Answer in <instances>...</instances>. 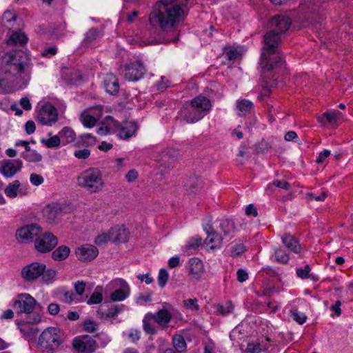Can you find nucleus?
Instances as JSON below:
<instances>
[{
	"mask_svg": "<svg viewBox=\"0 0 353 353\" xmlns=\"http://www.w3.org/2000/svg\"><path fill=\"white\" fill-rule=\"evenodd\" d=\"M70 252L71 250L68 246L61 245L52 251L51 257L55 261H62L68 258Z\"/></svg>",
	"mask_w": 353,
	"mask_h": 353,
	"instance_id": "nucleus-30",
	"label": "nucleus"
},
{
	"mask_svg": "<svg viewBox=\"0 0 353 353\" xmlns=\"http://www.w3.org/2000/svg\"><path fill=\"white\" fill-rule=\"evenodd\" d=\"M236 108L239 116H245L252 112L253 103L245 99H239L236 101Z\"/></svg>",
	"mask_w": 353,
	"mask_h": 353,
	"instance_id": "nucleus-31",
	"label": "nucleus"
},
{
	"mask_svg": "<svg viewBox=\"0 0 353 353\" xmlns=\"http://www.w3.org/2000/svg\"><path fill=\"white\" fill-rule=\"evenodd\" d=\"M73 347L81 353H92L97 349L96 341L88 335L75 338L72 343Z\"/></svg>",
	"mask_w": 353,
	"mask_h": 353,
	"instance_id": "nucleus-11",
	"label": "nucleus"
},
{
	"mask_svg": "<svg viewBox=\"0 0 353 353\" xmlns=\"http://www.w3.org/2000/svg\"><path fill=\"white\" fill-rule=\"evenodd\" d=\"M186 14L184 8L177 3L164 0L157 3L149 21L152 26L159 27L164 32L172 34L168 42H176L178 40V28Z\"/></svg>",
	"mask_w": 353,
	"mask_h": 353,
	"instance_id": "nucleus-1",
	"label": "nucleus"
},
{
	"mask_svg": "<svg viewBox=\"0 0 353 353\" xmlns=\"http://www.w3.org/2000/svg\"><path fill=\"white\" fill-rule=\"evenodd\" d=\"M58 243V238L52 232L42 231L34 239V248L39 253H48L55 248Z\"/></svg>",
	"mask_w": 353,
	"mask_h": 353,
	"instance_id": "nucleus-6",
	"label": "nucleus"
},
{
	"mask_svg": "<svg viewBox=\"0 0 353 353\" xmlns=\"http://www.w3.org/2000/svg\"><path fill=\"white\" fill-rule=\"evenodd\" d=\"M117 286L119 288L114 290L110 295L111 300L113 301H122L130 295V287L125 281L119 279L114 281Z\"/></svg>",
	"mask_w": 353,
	"mask_h": 353,
	"instance_id": "nucleus-21",
	"label": "nucleus"
},
{
	"mask_svg": "<svg viewBox=\"0 0 353 353\" xmlns=\"http://www.w3.org/2000/svg\"><path fill=\"white\" fill-rule=\"evenodd\" d=\"M41 142L48 148H57L61 143V139L59 135H54L47 139H42Z\"/></svg>",
	"mask_w": 353,
	"mask_h": 353,
	"instance_id": "nucleus-42",
	"label": "nucleus"
},
{
	"mask_svg": "<svg viewBox=\"0 0 353 353\" xmlns=\"http://www.w3.org/2000/svg\"><path fill=\"white\" fill-rule=\"evenodd\" d=\"M202 239L199 236H194L189 240L187 244L184 247V252L188 255L193 254L199 245H201Z\"/></svg>",
	"mask_w": 353,
	"mask_h": 353,
	"instance_id": "nucleus-34",
	"label": "nucleus"
},
{
	"mask_svg": "<svg viewBox=\"0 0 353 353\" xmlns=\"http://www.w3.org/2000/svg\"><path fill=\"white\" fill-rule=\"evenodd\" d=\"M165 308L161 309L155 313L150 312L149 318H153V321L163 330L168 327L172 319V314L168 310L171 305L167 303H163Z\"/></svg>",
	"mask_w": 353,
	"mask_h": 353,
	"instance_id": "nucleus-13",
	"label": "nucleus"
},
{
	"mask_svg": "<svg viewBox=\"0 0 353 353\" xmlns=\"http://www.w3.org/2000/svg\"><path fill=\"white\" fill-rule=\"evenodd\" d=\"M12 81L8 77H3L0 79V92H4L7 88L11 87Z\"/></svg>",
	"mask_w": 353,
	"mask_h": 353,
	"instance_id": "nucleus-62",
	"label": "nucleus"
},
{
	"mask_svg": "<svg viewBox=\"0 0 353 353\" xmlns=\"http://www.w3.org/2000/svg\"><path fill=\"white\" fill-rule=\"evenodd\" d=\"M130 232L124 225H115L108 231L102 232L95 237L94 243L103 245L108 242L125 243L128 241Z\"/></svg>",
	"mask_w": 353,
	"mask_h": 353,
	"instance_id": "nucleus-5",
	"label": "nucleus"
},
{
	"mask_svg": "<svg viewBox=\"0 0 353 353\" xmlns=\"http://www.w3.org/2000/svg\"><path fill=\"white\" fill-rule=\"evenodd\" d=\"M179 116L188 123H196L204 117L202 113L194 108L192 102L183 107L179 112Z\"/></svg>",
	"mask_w": 353,
	"mask_h": 353,
	"instance_id": "nucleus-16",
	"label": "nucleus"
},
{
	"mask_svg": "<svg viewBox=\"0 0 353 353\" xmlns=\"http://www.w3.org/2000/svg\"><path fill=\"white\" fill-rule=\"evenodd\" d=\"M22 168V161L19 159L14 161L5 160L0 167L1 173L6 177H12Z\"/></svg>",
	"mask_w": 353,
	"mask_h": 353,
	"instance_id": "nucleus-22",
	"label": "nucleus"
},
{
	"mask_svg": "<svg viewBox=\"0 0 353 353\" xmlns=\"http://www.w3.org/2000/svg\"><path fill=\"white\" fill-rule=\"evenodd\" d=\"M103 301V295L100 292L94 291L87 301L88 305L98 304Z\"/></svg>",
	"mask_w": 353,
	"mask_h": 353,
	"instance_id": "nucleus-49",
	"label": "nucleus"
},
{
	"mask_svg": "<svg viewBox=\"0 0 353 353\" xmlns=\"http://www.w3.org/2000/svg\"><path fill=\"white\" fill-rule=\"evenodd\" d=\"M281 241L286 248L295 254H299L301 252V246L299 241L291 234H285L281 237Z\"/></svg>",
	"mask_w": 353,
	"mask_h": 353,
	"instance_id": "nucleus-28",
	"label": "nucleus"
},
{
	"mask_svg": "<svg viewBox=\"0 0 353 353\" xmlns=\"http://www.w3.org/2000/svg\"><path fill=\"white\" fill-rule=\"evenodd\" d=\"M176 156V152L174 149H167L162 152L161 161L163 163L170 162L173 160Z\"/></svg>",
	"mask_w": 353,
	"mask_h": 353,
	"instance_id": "nucleus-46",
	"label": "nucleus"
},
{
	"mask_svg": "<svg viewBox=\"0 0 353 353\" xmlns=\"http://www.w3.org/2000/svg\"><path fill=\"white\" fill-rule=\"evenodd\" d=\"M109 120L112 123L119 137L121 139H127L132 137L138 128L137 123L133 121H125L120 124L112 117H110Z\"/></svg>",
	"mask_w": 353,
	"mask_h": 353,
	"instance_id": "nucleus-12",
	"label": "nucleus"
},
{
	"mask_svg": "<svg viewBox=\"0 0 353 353\" xmlns=\"http://www.w3.org/2000/svg\"><path fill=\"white\" fill-rule=\"evenodd\" d=\"M245 250V247L243 244L239 243L234 245L231 250V254L232 256H239L242 254Z\"/></svg>",
	"mask_w": 353,
	"mask_h": 353,
	"instance_id": "nucleus-56",
	"label": "nucleus"
},
{
	"mask_svg": "<svg viewBox=\"0 0 353 353\" xmlns=\"http://www.w3.org/2000/svg\"><path fill=\"white\" fill-rule=\"evenodd\" d=\"M310 268L306 265L304 268H299L296 270V274L299 277L304 279L310 276Z\"/></svg>",
	"mask_w": 353,
	"mask_h": 353,
	"instance_id": "nucleus-60",
	"label": "nucleus"
},
{
	"mask_svg": "<svg viewBox=\"0 0 353 353\" xmlns=\"http://www.w3.org/2000/svg\"><path fill=\"white\" fill-rule=\"evenodd\" d=\"M186 187L190 194L196 193L199 190L202 188L203 181L199 176H194L190 178L186 184Z\"/></svg>",
	"mask_w": 353,
	"mask_h": 353,
	"instance_id": "nucleus-35",
	"label": "nucleus"
},
{
	"mask_svg": "<svg viewBox=\"0 0 353 353\" xmlns=\"http://www.w3.org/2000/svg\"><path fill=\"white\" fill-rule=\"evenodd\" d=\"M60 139H65L66 143H74L77 141L76 134L73 130L68 127H64L59 132Z\"/></svg>",
	"mask_w": 353,
	"mask_h": 353,
	"instance_id": "nucleus-38",
	"label": "nucleus"
},
{
	"mask_svg": "<svg viewBox=\"0 0 353 353\" xmlns=\"http://www.w3.org/2000/svg\"><path fill=\"white\" fill-rule=\"evenodd\" d=\"M103 86L110 94H117L119 91V83L117 77L112 73L107 74L103 79Z\"/></svg>",
	"mask_w": 353,
	"mask_h": 353,
	"instance_id": "nucleus-25",
	"label": "nucleus"
},
{
	"mask_svg": "<svg viewBox=\"0 0 353 353\" xmlns=\"http://www.w3.org/2000/svg\"><path fill=\"white\" fill-rule=\"evenodd\" d=\"M290 313L293 320L300 325L303 324L307 319L306 315L299 312L297 310H292Z\"/></svg>",
	"mask_w": 353,
	"mask_h": 353,
	"instance_id": "nucleus-47",
	"label": "nucleus"
},
{
	"mask_svg": "<svg viewBox=\"0 0 353 353\" xmlns=\"http://www.w3.org/2000/svg\"><path fill=\"white\" fill-rule=\"evenodd\" d=\"M274 257L277 262L283 264L287 263L290 259L288 254L281 248L275 249Z\"/></svg>",
	"mask_w": 353,
	"mask_h": 353,
	"instance_id": "nucleus-44",
	"label": "nucleus"
},
{
	"mask_svg": "<svg viewBox=\"0 0 353 353\" xmlns=\"http://www.w3.org/2000/svg\"><path fill=\"white\" fill-rule=\"evenodd\" d=\"M90 155V150L88 149L78 150L74 152V156L79 159H86Z\"/></svg>",
	"mask_w": 353,
	"mask_h": 353,
	"instance_id": "nucleus-59",
	"label": "nucleus"
},
{
	"mask_svg": "<svg viewBox=\"0 0 353 353\" xmlns=\"http://www.w3.org/2000/svg\"><path fill=\"white\" fill-rule=\"evenodd\" d=\"M28 42V37L21 32H13L7 43L9 45L23 46Z\"/></svg>",
	"mask_w": 353,
	"mask_h": 353,
	"instance_id": "nucleus-33",
	"label": "nucleus"
},
{
	"mask_svg": "<svg viewBox=\"0 0 353 353\" xmlns=\"http://www.w3.org/2000/svg\"><path fill=\"white\" fill-rule=\"evenodd\" d=\"M189 272L192 277L198 279L204 273V265L201 260L199 258L194 257L189 260Z\"/></svg>",
	"mask_w": 353,
	"mask_h": 353,
	"instance_id": "nucleus-26",
	"label": "nucleus"
},
{
	"mask_svg": "<svg viewBox=\"0 0 353 353\" xmlns=\"http://www.w3.org/2000/svg\"><path fill=\"white\" fill-rule=\"evenodd\" d=\"M145 68L140 61L128 65L125 69V77L129 81H137L144 75Z\"/></svg>",
	"mask_w": 353,
	"mask_h": 353,
	"instance_id": "nucleus-18",
	"label": "nucleus"
},
{
	"mask_svg": "<svg viewBox=\"0 0 353 353\" xmlns=\"http://www.w3.org/2000/svg\"><path fill=\"white\" fill-rule=\"evenodd\" d=\"M212 226V230L216 233L221 234L223 239H230L234 232V225L228 219H222L215 221Z\"/></svg>",
	"mask_w": 353,
	"mask_h": 353,
	"instance_id": "nucleus-19",
	"label": "nucleus"
},
{
	"mask_svg": "<svg viewBox=\"0 0 353 353\" xmlns=\"http://www.w3.org/2000/svg\"><path fill=\"white\" fill-rule=\"evenodd\" d=\"M75 254L77 259L81 261H91L98 256L99 250L92 245L85 244L77 248Z\"/></svg>",
	"mask_w": 353,
	"mask_h": 353,
	"instance_id": "nucleus-17",
	"label": "nucleus"
},
{
	"mask_svg": "<svg viewBox=\"0 0 353 353\" xmlns=\"http://www.w3.org/2000/svg\"><path fill=\"white\" fill-rule=\"evenodd\" d=\"M184 306L192 310L196 311L199 309V306L197 304V300L196 299H188L183 301Z\"/></svg>",
	"mask_w": 353,
	"mask_h": 353,
	"instance_id": "nucleus-51",
	"label": "nucleus"
},
{
	"mask_svg": "<svg viewBox=\"0 0 353 353\" xmlns=\"http://www.w3.org/2000/svg\"><path fill=\"white\" fill-rule=\"evenodd\" d=\"M21 54H22V52H19L10 57L9 61L3 66V70L5 74L14 77L23 70L26 57Z\"/></svg>",
	"mask_w": 353,
	"mask_h": 353,
	"instance_id": "nucleus-9",
	"label": "nucleus"
},
{
	"mask_svg": "<svg viewBox=\"0 0 353 353\" xmlns=\"http://www.w3.org/2000/svg\"><path fill=\"white\" fill-rule=\"evenodd\" d=\"M42 232V228L36 223L28 224L19 228L16 232V239L18 242L27 243L34 241L38 235Z\"/></svg>",
	"mask_w": 353,
	"mask_h": 353,
	"instance_id": "nucleus-8",
	"label": "nucleus"
},
{
	"mask_svg": "<svg viewBox=\"0 0 353 353\" xmlns=\"http://www.w3.org/2000/svg\"><path fill=\"white\" fill-rule=\"evenodd\" d=\"M265 347L261 346L260 343H250L248 344L246 351L250 353H260L265 350Z\"/></svg>",
	"mask_w": 353,
	"mask_h": 353,
	"instance_id": "nucleus-50",
	"label": "nucleus"
},
{
	"mask_svg": "<svg viewBox=\"0 0 353 353\" xmlns=\"http://www.w3.org/2000/svg\"><path fill=\"white\" fill-rule=\"evenodd\" d=\"M272 185L284 190H288L290 187V184L285 181L275 180L268 185L267 190H270Z\"/></svg>",
	"mask_w": 353,
	"mask_h": 353,
	"instance_id": "nucleus-53",
	"label": "nucleus"
},
{
	"mask_svg": "<svg viewBox=\"0 0 353 353\" xmlns=\"http://www.w3.org/2000/svg\"><path fill=\"white\" fill-rule=\"evenodd\" d=\"M169 274L165 269H161L158 275V283L161 288H163L168 282Z\"/></svg>",
	"mask_w": 353,
	"mask_h": 353,
	"instance_id": "nucleus-48",
	"label": "nucleus"
},
{
	"mask_svg": "<svg viewBox=\"0 0 353 353\" xmlns=\"http://www.w3.org/2000/svg\"><path fill=\"white\" fill-rule=\"evenodd\" d=\"M172 343L175 349V352L181 353L186 351V342L181 335H175L172 339Z\"/></svg>",
	"mask_w": 353,
	"mask_h": 353,
	"instance_id": "nucleus-39",
	"label": "nucleus"
},
{
	"mask_svg": "<svg viewBox=\"0 0 353 353\" xmlns=\"http://www.w3.org/2000/svg\"><path fill=\"white\" fill-rule=\"evenodd\" d=\"M41 276L43 282L47 284H50L55 280L57 271L53 269L45 270Z\"/></svg>",
	"mask_w": 353,
	"mask_h": 353,
	"instance_id": "nucleus-45",
	"label": "nucleus"
},
{
	"mask_svg": "<svg viewBox=\"0 0 353 353\" xmlns=\"http://www.w3.org/2000/svg\"><path fill=\"white\" fill-rule=\"evenodd\" d=\"M85 283L83 281H78L74 283L75 292L79 295H82L85 291Z\"/></svg>",
	"mask_w": 353,
	"mask_h": 353,
	"instance_id": "nucleus-64",
	"label": "nucleus"
},
{
	"mask_svg": "<svg viewBox=\"0 0 353 353\" xmlns=\"http://www.w3.org/2000/svg\"><path fill=\"white\" fill-rule=\"evenodd\" d=\"M121 310H122L121 307L114 305V306L110 307L105 314H102L101 316L105 317V318H114L117 316V314L119 312H120Z\"/></svg>",
	"mask_w": 353,
	"mask_h": 353,
	"instance_id": "nucleus-55",
	"label": "nucleus"
},
{
	"mask_svg": "<svg viewBox=\"0 0 353 353\" xmlns=\"http://www.w3.org/2000/svg\"><path fill=\"white\" fill-rule=\"evenodd\" d=\"M43 216L49 223H55L62 214V209L59 204L51 203L46 205L43 211Z\"/></svg>",
	"mask_w": 353,
	"mask_h": 353,
	"instance_id": "nucleus-23",
	"label": "nucleus"
},
{
	"mask_svg": "<svg viewBox=\"0 0 353 353\" xmlns=\"http://www.w3.org/2000/svg\"><path fill=\"white\" fill-rule=\"evenodd\" d=\"M330 155V151L325 149L323 151L319 153V157L316 159V163L318 164L323 163L325 161V159Z\"/></svg>",
	"mask_w": 353,
	"mask_h": 353,
	"instance_id": "nucleus-63",
	"label": "nucleus"
},
{
	"mask_svg": "<svg viewBox=\"0 0 353 353\" xmlns=\"http://www.w3.org/2000/svg\"><path fill=\"white\" fill-rule=\"evenodd\" d=\"M341 115V112L338 110L327 111L318 117L317 119L322 125H325L326 123L335 124Z\"/></svg>",
	"mask_w": 353,
	"mask_h": 353,
	"instance_id": "nucleus-29",
	"label": "nucleus"
},
{
	"mask_svg": "<svg viewBox=\"0 0 353 353\" xmlns=\"http://www.w3.org/2000/svg\"><path fill=\"white\" fill-rule=\"evenodd\" d=\"M45 270L46 265L44 263H32L22 269L21 276L25 280L32 281L41 276Z\"/></svg>",
	"mask_w": 353,
	"mask_h": 353,
	"instance_id": "nucleus-14",
	"label": "nucleus"
},
{
	"mask_svg": "<svg viewBox=\"0 0 353 353\" xmlns=\"http://www.w3.org/2000/svg\"><path fill=\"white\" fill-rule=\"evenodd\" d=\"M216 308L217 312L222 316L232 313L234 310V306L230 301H228L225 304H217Z\"/></svg>",
	"mask_w": 353,
	"mask_h": 353,
	"instance_id": "nucleus-43",
	"label": "nucleus"
},
{
	"mask_svg": "<svg viewBox=\"0 0 353 353\" xmlns=\"http://www.w3.org/2000/svg\"><path fill=\"white\" fill-rule=\"evenodd\" d=\"M20 185L21 183L18 180L14 181L6 188L5 194L7 196L10 198L16 197Z\"/></svg>",
	"mask_w": 353,
	"mask_h": 353,
	"instance_id": "nucleus-40",
	"label": "nucleus"
},
{
	"mask_svg": "<svg viewBox=\"0 0 353 353\" xmlns=\"http://www.w3.org/2000/svg\"><path fill=\"white\" fill-rule=\"evenodd\" d=\"M83 329L88 332H94L97 330L98 325L92 320H86L83 323Z\"/></svg>",
	"mask_w": 353,
	"mask_h": 353,
	"instance_id": "nucleus-52",
	"label": "nucleus"
},
{
	"mask_svg": "<svg viewBox=\"0 0 353 353\" xmlns=\"http://www.w3.org/2000/svg\"><path fill=\"white\" fill-rule=\"evenodd\" d=\"M30 181L33 185L39 186L43 183L44 179L41 175L32 173L30 176Z\"/></svg>",
	"mask_w": 353,
	"mask_h": 353,
	"instance_id": "nucleus-58",
	"label": "nucleus"
},
{
	"mask_svg": "<svg viewBox=\"0 0 353 353\" xmlns=\"http://www.w3.org/2000/svg\"><path fill=\"white\" fill-rule=\"evenodd\" d=\"M57 109L50 103L43 105L37 113V119L42 125H51L57 121Z\"/></svg>",
	"mask_w": 353,
	"mask_h": 353,
	"instance_id": "nucleus-10",
	"label": "nucleus"
},
{
	"mask_svg": "<svg viewBox=\"0 0 353 353\" xmlns=\"http://www.w3.org/2000/svg\"><path fill=\"white\" fill-rule=\"evenodd\" d=\"M204 231L208 234L204 240V244L210 250L219 249L223 243V236L212 230V226L208 225L204 228Z\"/></svg>",
	"mask_w": 353,
	"mask_h": 353,
	"instance_id": "nucleus-15",
	"label": "nucleus"
},
{
	"mask_svg": "<svg viewBox=\"0 0 353 353\" xmlns=\"http://www.w3.org/2000/svg\"><path fill=\"white\" fill-rule=\"evenodd\" d=\"M16 14L12 13L10 10H6L4 12L2 16V19L5 22L10 23L16 20Z\"/></svg>",
	"mask_w": 353,
	"mask_h": 353,
	"instance_id": "nucleus-61",
	"label": "nucleus"
},
{
	"mask_svg": "<svg viewBox=\"0 0 353 353\" xmlns=\"http://www.w3.org/2000/svg\"><path fill=\"white\" fill-rule=\"evenodd\" d=\"M36 307L41 308L35 299L26 293L19 294L13 304V307L17 313L30 314Z\"/></svg>",
	"mask_w": 353,
	"mask_h": 353,
	"instance_id": "nucleus-7",
	"label": "nucleus"
},
{
	"mask_svg": "<svg viewBox=\"0 0 353 353\" xmlns=\"http://www.w3.org/2000/svg\"><path fill=\"white\" fill-rule=\"evenodd\" d=\"M150 314V312H148L143 317V329L147 334L154 335L157 333V329L150 323L153 318H149Z\"/></svg>",
	"mask_w": 353,
	"mask_h": 353,
	"instance_id": "nucleus-37",
	"label": "nucleus"
},
{
	"mask_svg": "<svg viewBox=\"0 0 353 353\" xmlns=\"http://www.w3.org/2000/svg\"><path fill=\"white\" fill-rule=\"evenodd\" d=\"M290 24V19L285 15H276L270 21V27L272 28V30H275V32L279 35L286 32Z\"/></svg>",
	"mask_w": 353,
	"mask_h": 353,
	"instance_id": "nucleus-20",
	"label": "nucleus"
},
{
	"mask_svg": "<svg viewBox=\"0 0 353 353\" xmlns=\"http://www.w3.org/2000/svg\"><path fill=\"white\" fill-rule=\"evenodd\" d=\"M99 36V32L97 29L92 28L89 30L85 35V38L83 41V44L85 46H89L92 44V43L97 39Z\"/></svg>",
	"mask_w": 353,
	"mask_h": 353,
	"instance_id": "nucleus-41",
	"label": "nucleus"
},
{
	"mask_svg": "<svg viewBox=\"0 0 353 353\" xmlns=\"http://www.w3.org/2000/svg\"><path fill=\"white\" fill-rule=\"evenodd\" d=\"M65 335L58 327H50L44 330L38 340V346L44 353H55L63 346Z\"/></svg>",
	"mask_w": 353,
	"mask_h": 353,
	"instance_id": "nucleus-3",
	"label": "nucleus"
},
{
	"mask_svg": "<svg viewBox=\"0 0 353 353\" xmlns=\"http://www.w3.org/2000/svg\"><path fill=\"white\" fill-rule=\"evenodd\" d=\"M96 143V139L91 134H84L80 135L75 141L74 146L80 147H90L94 145Z\"/></svg>",
	"mask_w": 353,
	"mask_h": 353,
	"instance_id": "nucleus-32",
	"label": "nucleus"
},
{
	"mask_svg": "<svg viewBox=\"0 0 353 353\" xmlns=\"http://www.w3.org/2000/svg\"><path fill=\"white\" fill-rule=\"evenodd\" d=\"M21 156L29 162H39L42 160V155L36 150H32L30 147L26 149Z\"/></svg>",
	"mask_w": 353,
	"mask_h": 353,
	"instance_id": "nucleus-36",
	"label": "nucleus"
},
{
	"mask_svg": "<svg viewBox=\"0 0 353 353\" xmlns=\"http://www.w3.org/2000/svg\"><path fill=\"white\" fill-rule=\"evenodd\" d=\"M281 42L280 35L275 30H270L264 35V47L261 57V65L263 69L270 70L281 68L284 63L278 51Z\"/></svg>",
	"mask_w": 353,
	"mask_h": 353,
	"instance_id": "nucleus-2",
	"label": "nucleus"
},
{
	"mask_svg": "<svg viewBox=\"0 0 353 353\" xmlns=\"http://www.w3.org/2000/svg\"><path fill=\"white\" fill-rule=\"evenodd\" d=\"M77 183L90 193L99 192L105 186L102 172L97 168H90L83 171L77 177Z\"/></svg>",
	"mask_w": 353,
	"mask_h": 353,
	"instance_id": "nucleus-4",
	"label": "nucleus"
},
{
	"mask_svg": "<svg viewBox=\"0 0 353 353\" xmlns=\"http://www.w3.org/2000/svg\"><path fill=\"white\" fill-rule=\"evenodd\" d=\"M194 108L203 116L206 115L211 109L212 105L210 101L202 95L194 97L192 101Z\"/></svg>",
	"mask_w": 353,
	"mask_h": 353,
	"instance_id": "nucleus-27",
	"label": "nucleus"
},
{
	"mask_svg": "<svg viewBox=\"0 0 353 353\" xmlns=\"http://www.w3.org/2000/svg\"><path fill=\"white\" fill-rule=\"evenodd\" d=\"M152 301V294L151 293H145V294H140L137 298L136 302L139 305H145L148 302H150Z\"/></svg>",
	"mask_w": 353,
	"mask_h": 353,
	"instance_id": "nucleus-57",
	"label": "nucleus"
},
{
	"mask_svg": "<svg viewBox=\"0 0 353 353\" xmlns=\"http://www.w3.org/2000/svg\"><path fill=\"white\" fill-rule=\"evenodd\" d=\"M225 57L230 61H234L239 57V53L235 48H230L225 52Z\"/></svg>",
	"mask_w": 353,
	"mask_h": 353,
	"instance_id": "nucleus-54",
	"label": "nucleus"
},
{
	"mask_svg": "<svg viewBox=\"0 0 353 353\" xmlns=\"http://www.w3.org/2000/svg\"><path fill=\"white\" fill-rule=\"evenodd\" d=\"M101 117L99 108H92L84 111L81 115V121L86 128H92Z\"/></svg>",
	"mask_w": 353,
	"mask_h": 353,
	"instance_id": "nucleus-24",
	"label": "nucleus"
}]
</instances>
